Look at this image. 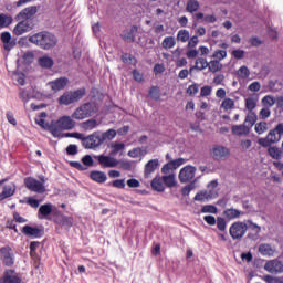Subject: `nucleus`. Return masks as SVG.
<instances>
[{"mask_svg":"<svg viewBox=\"0 0 283 283\" xmlns=\"http://www.w3.org/2000/svg\"><path fill=\"white\" fill-rule=\"evenodd\" d=\"M64 138H76L77 140H82V145L85 149H98V147L103 145L101 132H94L86 137L81 133H66L64 134Z\"/></svg>","mask_w":283,"mask_h":283,"instance_id":"obj_1","label":"nucleus"},{"mask_svg":"<svg viewBox=\"0 0 283 283\" xmlns=\"http://www.w3.org/2000/svg\"><path fill=\"white\" fill-rule=\"evenodd\" d=\"M76 127V122L73 117L62 116L56 122H52L49 126V132L54 136V138L61 137V132H70Z\"/></svg>","mask_w":283,"mask_h":283,"instance_id":"obj_2","label":"nucleus"},{"mask_svg":"<svg viewBox=\"0 0 283 283\" xmlns=\"http://www.w3.org/2000/svg\"><path fill=\"white\" fill-rule=\"evenodd\" d=\"M29 41L42 50H50L56 45V36L50 32L35 33L29 38Z\"/></svg>","mask_w":283,"mask_h":283,"instance_id":"obj_3","label":"nucleus"},{"mask_svg":"<svg viewBox=\"0 0 283 283\" xmlns=\"http://www.w3.org/2000/svg\"><path fill=\"white\" fill-rule=\"evenodd\" d=\"M283 136V123H279L273 129H271L268 135L263 138L258 139V144L261 147H271L275 143H280Z\"/></svg>","mask_w":283,"mask_h":283,"instance_id":"obj_4","label":"nucleus"},{"mask_svg":"<svg viewBox=\"0 0 283 283\" xmlns=\"http://www.w3.org/2000/svg\"><path fill=\"white\" fill-rule=\"evenodd\" d=\"M96 112H98V106H96L95 103H85L73 112L72 118L74 120H85V118H91V116H94Z\"/></svg>","mask_w":283,"mask_h":283,"instance_id":"obj_5","label":"nucleus"},{"mask_svg":"<svg viewBox=\"0 0 283 283\" xmlns=\"http://www.w3.org/2000/svg\"><path fill=\"white\" fill-rule=\"evenodd\" d=\"M249 231V226L244 221H235L229 228V233L232 240H242Z\"/></svg>","mask_w":283,"mask_h":283,"instance_id":"obj_6","label":"nucleus"},{"mask_svg":"<svg viewBox=\"0 0 283 283\" xmlns=\"http://www.w3.org/2000/svg\"><path fill=\"white\" fill-rule=\"evenodd\" d=\"M85 96V90L81 88L75 92H65L60 98V105H72V103H77Z\"/></svg>","mask_w":283,"mask_h":283,"instance_id":"obj_7","label":"nucleus"},{"mask_svg":"<svg viewBox=\"0 0 283 283\" xmlns=\"http://www.w3.org/2000/svg\"><path fill=\"white\" fill-rule=\"evenodd\" d=\"M94 159L97 160L103 169H114V167H118V159L112 155H95Z\"/></svg>","mask_w":283,"mask_h":283,"instance_id":"obj_8","label":"nucleus"},{"mask_svg":"<svg viewBox=\"0 0 283 283\" xmlns=\"http://www.w3.org/2000/svg\"><path fill=\"white\" fill-rule=\"evenodd\" d=\"M196 171H198V168H196L195 166H191V165L185 166L179 171V176H178L179 182H181L182 185L187 182H191V180L196 178Z\"/></svg>","mask_w":283,"mask_h":283,"instance_id":"obj_9","label":"nucleus"},{"mask_svg":"<svg viewBox=\"0 0 283 283\" xmlns=\"http://www.w3.org/2000/svg\"><path fill=\"white\" fill-rule=\"evenodd\" d=\"M24 185L27 189H29L30 191H34V193H45V185H43V182L36 180L35 178H25Z\"/></svg>","mask_w":283,"mask_h":283,"instance_id":"obj_10","label":"nucleus"},{"mask_svg":"<svg viewBox=\"0 0 283 283\" xmlns=\"http://www.w3.org/2000/svg\"><path fill=\"white\" fill-rule=\"evenodd\" d=\"M23 280L21 279V274L17 273V271L12 269H7L3 272V275L0 277V283H21Z\"/></svg>","mask_w":283,"mask_h":283,"instance_id":"obj_11","label":"nucleus"},{"mask_svg":"<svg viewBox=\"0 0 283 283\" xmlns=\"http://www.w3.org/2000/svg\"><path fill=\"white\" fill-rule=\"evenodd\" d=\"M39 12V7L36 6H30L21 10L15 15V21H30L32 17H34Z\"/></svg>","mask_w":283,"mask_h":283,"instance_id":"obj_12","label":"nucleus"},{"mask_svg":"<svg viewBox=\"0 0 283 283\" xmlns=\"http://www.w3.org/2000/svg\"><path fill=\"white\" fill-rule=\"evenodd\" d=\"M264 269L268 273L277 275L279 273H283V262L277 259L270 260L265 263Z\"/></svg>","mask_w":283,"mask_h":283,"instance_id":"obj_13","label":"nucleus"},{"mask_svg":"<svg viewBox=\"0 0 283 283\" xmlns=\"http://www.w3.org/2000/svg\"><path fill=\"white\" fill-rule=\"evenodd\" d=\"M20 21L13 29L15 36H21L32 30V22L30 20H18Z\"/></svg>","mask_w":283,"mask_h":283,"instance_id":"obj_14","label":"nucleus"},{"mask_svg":"<svg viewBox=\"0 0 283 283\" xmlns=\"http://www.w3.org/2000/svg\"><path fill=\"white\" fill-rule=\"evenodd\" d=\"M54 222L55 224H59V227H63V229H72L74 224V218L57 212Z\"/></svg>","mask_w":283,"mask_h":283,"instance_id":"obj_15","label":"nucleus"},{"mask_svg":"<svg viewBox=\"0 0 283 283\" xmlns=\"http://www.w3.org/2000/svg\"><path fill=\"white\" fill-rule=\"evenodd\" d=\"M230 150L224 146L212 147L211 156L214 160H224L229 158Z\"/></svg>","mask_w":283,"mask_h":283,"instance_id":"obj_16","label":"nucleus"},{"mask_svg":"<svg viewBox=\"0 0 283 283\" xmlns=\"http://www.w3.org/2000/svg\"><path fill=\"white\" fill-rule=\"evenodd\" d=\"M67 83H70V80L67 77H60L55 81L49 82L48 85L53 90V92H61V90H65L67 86Z\"/></svg>","mask_w":283,"mask_h":283,"instance_id":"obj_17","label":"nucleus"},{"mask_svg":"<svg viewBox=\"0 0 283 283\" xmlns=\"http://www.w3.org/2000/svg\"><path fill=\"white\" fill-rule=\"evenodd\" d=\"M1 258L4 266H12L14 264V256H12V252H10V248L4 247L0 249Z\"/></svg>","mask_w":283,"mask_h":283,"instance_id":"obj_18","label":"nucleus"},{"mask_svg":"<svg viewBox=\"0 0 283 283\" xmlns=\"http://www.w3.org/2000/svg\"><path fill=\"white\" fill-rule=\"evenodd\" d=\"M213 198H218V191L217 190H209V191L198 192L195 196V200L197 202H205L206 200H213Z\"/></svg>","mask_w":283,"mask_h":283,"instance_id":"obj_19","label":"nucleus"},{"mask_svg":"<svg viewBox=\"0 0 283 283\" xmlns=\"http://www.w3.org/2000/svg\"><path fill=\"white\" fill-rule=\"evenodd\" d=\"M55 207L52 203H44L39 208L38 218L39 220H48V216L54 211Z\"/></svg>","mask_w":283,"mask_h":283,"instance_id":"obj_20","label":"nucleus"},{"mask_svg":"<svg viewBox=\"0 0 283 283\" xmlns=\"http://www.w3.org/2000/svg\"><path fill=\"white\" fill-rule=\"evenodd\" d=\"M17 192V186L14 184H9L3 186L2 192L0 193V202L7 198H12Z\"/></svg>","mask_w":283,"mask_h":283,"instance_id":"obj_21","label":"nucleus"},{"mask_svg":"<svg viewBox=\"0 0 283 283\" xmlns=\"http://www.w3.org/2000/svg\"><path fill=\"white\" fill-rule=\"evenodd\" d=\"M160 167V161L158 159H150L146 165H145V170H144V176L145 178H149L150 174H154L156 169Z\"/></svg>","mask_w":283,"mask_h":283,"instance_id":"obj_22","label":"nucleus"},{"mask_svg":"<svg viewBox=\"0 0 283 283\" xmlns=\"http://www.w3.org/2000/svg\"><path fill=\"white\" fill-rule=\"evenodd\" d=\"M223 216L227 220H238V218H242V216H244V211L235 208H228L223 211Z\"/></svg>","mask_w":283,"mask_h":283,"instance_id":"obj_23","label":"nucleus"},{"mask_svg":"<svg viewBox=\"0 0 283 283\" xmlns=\"http://www.w3.org/2000/svg\"><path fill=\"white\" fill-rule=\"evenodd\" d=\"M232 134L234 136H249L251 127H248L247 124L234 125L232 126Z\"/></svg>","mask_w":283,"mask_h":283,"instance_id":"obj_24","label":"nucleus"},{"mask_svg":"<svg viewBox=\"0 0 283 283\" xmlns=\"http://www.w3.org/2000/svg\"><path fill=\"white\" fill-rule=\"evenodd\" d=\"M259 253L264 258H273L275 255V248H272L269 243H263L259 245Z\"/></svg>","mask_w":283,"mask_h":283,"instance_id":"obj_25","label":"nucleus"},{"mask_svg":"<svg viewBox=\"0 0 283 283\" xmlns=\"http://www.w3.org/2000/svg\"><path fill=\"white\" fill-rule=\"evenodd\" d=\"M90 178L91 180H94V182H98V185H103L104 182H107V174L101 170L91 171Z\"/></svg>","mask_w":283,"mask_h":283,"instance_id":"obj_26","label":"nucleus"},{"mask_svg":"<svg viewBox=\"0 0 283 283\" xmlns=\"http://www.w3.org/2000/svg\"><path fill=\"white\" fill-rule=\"evenodd\" d=\"M109 149L111 156H118V154H120V156H123V151H125V144L120 143V142H112L109 145Z\"/></svg>","mask_w":283,"mask_h":283,"instance_id":"obj_27","label":"nucleus"},{"mask_svg":"<svg viewBox=\"0 0 283 283\" xmlns=\"http://www.w3.org/2000/svg\"><path fill=\"white\" fill-rule=\"evenodd\" d=\"M22 233L29 238H41V229L31 226H24L22 228Z\"/></svg>","mask_w":283,"mask_h":283,"instance_id":"obj_28","label":"nucleus"},{"mask_svg":"<svg viewBox=\"0 0 283 283\" xmlns=\"http://www.w3.org/2000/svg\"><path fill=\"white\" fill-rule=\"evenodd\" d=\"M258 101H260V96H258V94L250 95L245 98V109L253 112V109L258 107Z\"/></svg>","mask_w":283,"mask_h":283,"instance_id":"obj_29","label":"nucleus"},{"mask_svg":"<svg viewBox=\"0 0 283 283\" xmlns=\"http://www.w3.org/2000/svg\"><path fill=\"white\" fill-rule=\"evenodd\" d=\"M40 67H44L45 70H50L52 65H54V60L52 57L44 55L38 60Z\"/></svg>","mask_w":283,"mask_h":283,"instance_id":"obj_30","label":"nucleus"},{"mask_svg":"<svg viewBox=\"0 0 283 283\" xmlns=\"http://www.w3.org/2000/svg\"><path fill=\"white\" fill-rule=\"evenodd\" d=\"M163 177H155L151 181V188L155 190V191H159V192H163L165 191V185L163 184Z\"/></svg>","mask_w":283,"mask_h":283,"instance_id":"obj_31","label":"nucleus"},{"mask_svg":"<svg viewBox=\"0 0 283 283\" xmlns=\"http://www.w3.org/2000/svg\"><path fill=\"white\" fill-rule=\"evenodd\" d=\"M161 48H164V50H171L176 48V38L166 36L161 42Z\"/></svg>","mask_w":283,"mask_h":283,"instance_id":"obj_32","label":"nucleus"},{"mask_svg":"<svg viewBox=\"0 0 283 283\" xmlns=\"http://www.w3.org/2000/svg\"><path fill=\"white\" fill-rule=\"evenodd\" d=\"M209 67V62H207V59L205 57H198L196 60V65L191 67L190 70H207Z\"/></svg>","mask_w":283,"mask_h":283,"instance_id":"obj_33","label":"nucleus"},{"mask_svg":"<svg viewBox=\"0 0 283 283\" xmlns=\"http://www.w3.org/2000/svg\"><path fill=\"white\" fill-rule=\"evenodd\" d=\"M161 180L166 187H176V175L170 174L161 177Z\"/></svg>","mask_w":283,"mask_h":283,"instance_id":"obj_34","label":"nucleus"},{"mask_svg":"<svg viewBox=\"0 0 283 283\" xmlns=\"http://www.w3.org/2000/svg\"><path fill=\"white\" fill-rule=\"evenodd\" d=\"M269 156L273 158L274 160H280L282 159V150L275 146H271L268 149Z\"/></svg>","mask_w":283,"mask_h":283,"instance_id":"obj_35","label":"nucleus"},{"mask_svg":"<svg viewBox=\"0 0 283 283\" xmlns=\"http://www.w3.org/2000/svg\"><path fill=\"white\" fill-rule=\"evenodd\" d=\"M12 17L8 15L6 13H0V28H9V25H12Z\"/></svg>","mask_w":283,"mask_h":283,"instance_id":"obj_36","label":"nucleus"},{"mask_svg":"<svg viewBox=\"0 0 283 283\" xmlns=\"http://www.w3.org/2000/svg\"><path fill=\"white\" fill-rule=\"evenodd\" d=\"M99 136L102 138V143H105V140H114V138H116V130L108 129L104 133L99 132Z\"/></svg>","mask_w":283,"mask_h":283,"instance_id":"obj_37","label":"nucleus"},{"mask_svg":"<svg viewBox=\"0 0 283 283\" xmlns=\"http://www.w3.org/2000/svg\"><path fill=\"white\" fill-rule=\"evenodd\" d=\"M208 70L209 72L216 74V72H220V70H222V63H220L218 60H212L208 62Z\"/></svg>","mask_w":283,"mask_h":283,"instance_id":"obj_38","label":"nucleus"},{"mask_svg":"<svg viewBox=\"0 0 283 283\" xmlns=\"http://www.w3.org/2000/svg\"><path fill=\"white\" fill-rule=\"evenodd\" d=\"M256 120H258V115H255V113L250 111V113L247 115L243 124L247 125L248 127H250V129H251V127H253L255 125Z\"/></svg>","mask_w":283,"mask_h":283,"instance_id":"obj_39","label":"nucleus"},{"mask_svg":"<svg viewBox=\"0 0 283 283\" xmlns=\"http://www.w3.org/2000/svg\"><path fill=\"white\" fill-rule=\"evenodd\" d=\"M261 103L263 105V107H268L271 109V107H273V105H275L276 99L273 95H265L262 99Z\"/></svg>","mask_w":283,"mask_h":283,"instance_id":"obj_40","label":"nucleus"},{"mask_svg":"<svg viewBox=\"0 0 283 283\" xmlns=\"http://www.w3.org/2000/svg\"><path fill=\"white\" fill-rule=\"evenodd\" d=\"M199 8H200V2H198V0H189L187 2L186 10L187 12H190L191 14H193V12H198Z\"/></svg>","mask_w":283,"mask_h":283,"instance_id":"obj_41","label":"nucleus"},{"mask_svg":"<svg viewBox=\"0 0 283 283\" xmlns=\"http://www.w3.org/2000/svg\"><path fill=\"white\" fill-rule=\"evenodd\" d=\"M98 126V122L96 119H88L82 124L83 129L85 132H92V129H96Z\"/></svg>","mask_w":283,"mask_h":283,"instance_id":"obj_42","label":"nucleus"},{"mask_svg":"<svg viewBox=\"0 0 283 283\" xmlns=\"http://www.w3.org/2000/svg\"><path fill=\"white\" fill-rule=\"evenodd\" d=\"M254 132H256L259 135L269 132V124L266 122L256 123L254 126Z\"/></svg>","mask_w":283,"mask_h":283,"instance_id":"obj_43","label":"nucleus"},{"mask_svg":"<svg viewBox=\"0 0 283 283\" xmlns=\"http://www.w3.org/2000/svg\"><path fill=\"white\" fill-rule=\"evenodd\" d=\"M237 74H238L239 78L247 81V78H249V76H251V71L249 70V67L243 65L237 71Z\"/></svg>","mask_w":283,"mask_h":283,"instance_id":"obj_44","label":"nucleus"},{"mask_svg":"<svg viewBox=\"0 0 283 283\" xmlns=\"http://www.w3.org/2000/svg\"><path fill=\"white\" fill-rule=\"evenodd\" d=\"M190 34L188 30H179L177 33V41H181V43H187L189 41Z\"/></svg>","mask_w":283,"mask_h":283,"instance_id":"obj_45","label":"nucleus"},{"mask_svg":"<svg viewBox=\"0 0 283 283\" xmlns=\"http://www.w3.org/2000/svg\"><path fill=\"white\" fill-rule=\"evenodd\" d=\"M45 118H48V113L42 112L40 113V115L35 118V123L36 125H39L40 127H43V129H45L48 126V124H45Z\"/></svg>","mask_w":283,"mask_h":283,"instance_id":"obj_46","label":"nucleus"},{"mask_svg":"<svg viewBox=\"0 0 283 283\" xmlns=\"http://www.w3.org/2000/svg\"><path fill=\"white\" fill-rule=\"evenodd\" d=\"M149 96L153 101H160V88L158 86H151L149 90Z\"/></svg>","mask_w":283,"mask_h":283,"instance_id":"obj_47","label":"nucleus"},{"mask_svg":"<svg viewBox=\"0 0 283 283\" xmlns=\"http://www.w3.org/2000/svg\"><path fill=\"white\" fill-rule=\"evenodd\" d=\"M118 167L119 169H124V171H132V168L134 167V163L127 161V160H118Z\"/></svg>","mask_w":283,"mask_h":283,"instance_id":"obj_48","label":"nucleus"},{"mask_svg":"<svg viewBox=\"0 0 283 283\" xmlns=\"http://www.w3.org/2000/svg\"><path fill=\"white\" fill-rule=\"evenodd\" d=\"M222 109H226V112H229V109H233L235 107V102L231 98H226L221 104Z\"/></svg>","mask_w":283,"mask_h":283,"instance_id":"obj_49","label":"nucleus"},{"mask_svg":"<svg viewBox=\"0 0 283 283\" xmlns=\"http://www.w3.org/2000/svg\"><path fill=\"white\" fill-rule=\"evenodd\" d=\"M216 224H217V229H219L220 231L222 232L227 231V220L224 218L218 217Z\"/></svg>","mask_w":283,"mask_h":283,"instance_id":"obj_50","label":"nucleus"},{"mask_svg":"<svg viewBox=\"0 0 283 283\" xmlns=\"http://www.w3.org/2000/svg\"><path fill=\"white\" fill-rule=\"evenodd\" d=\"M201 213H218V208L213 205H206L201 208Z\"/></svg>","mask_w":283,"mask_h":283,"instance_id":"obj_51","label":"nucleus"},{"mask_svg":"<svg viewBox=\"0 0 283 283\" xmlns=\"http://www.w3.org/2000/svg\"><path fill=\"white\" fill-rule=\"evenodd\" d=\"M212 59H217V61H223V59H227V52L224 50H217L212 54Z\"/></svg>","mask_w":283,"mask_h":283,"instance_id":"obj_52","label":"nucleus"},{"mask_svg":"<svg viewBox=\"0 0 283 283\" xmlns=\"http://www.w3.org/2000/svg\"><path fill=\"white\" fill-rule=\"evenodd\" d=\"M82 165L84 167H94V159L90 156V155H85L83 158H82Z\"/></svg>","mask_w":283,"mask_h":283,"instance_id":"obj_53","label":"nucleus"},{"mask_svg":"<svg viewBox=\"0 0 283 283\" xmlns=\"http://www.w3.org/2000/svg\"><path fill=\"white\" fill-rule=\"evenodd\" d=\"M66 154L69 156H76V154H78V146L74 145V144H70L66 147Z\"/></svg>","mask_w":283,"mask_h":283,"instance_id":"obj_54","label":"nucleus"},{"mask_svg":"<svg viewBox=\"0 0 283 283\" xmlns=\"http://www.w3.org/2000/svg\"><path fill=\"white\" fill-rule=\"evenodd\" d=\"M260 118H262V120H266V118H269V116H271V108L269 107H264L260 111L259 113Z\"/></svg>","mask_w":283,"mask_h":283,"instance_id":"obj_55","label":"nucleus"},{"mask_svg":"<svg viewBox=\"0 0 283 283\" xmlns=\"http://www.w3.org/2000/svg\"><path fill=\"white\" fill-rule=\"evenodd\" d=\"M264 281L266 283H283V277L266 275L264 276Z\"/></svg>","mask_w":283,"mask_h":283,"instance_id":"obj_56","label":"nucleus"},{"mask_svg":"<svg viewBox=\"0 0 283 283\" xmlns=\"http://www.w3.org/2000/svg\"><path fill=\"white\" fill-rule=\"evenodd\" d=\"M199 90L200 87L198 86V84H192L187 88V94H189V96H196Z\"/></svg>","mask_w":283,"mask_h":283,"instance_id":"obj_57","label":"nucleus"},{"mask_svg":"<svg viewBox=\"0 0 283 283\" xmlns=\"http://www.w3.org/2000/svg\"><path fill=\"white\" fill-rule=\"evenodd\" d=\"M176 170L171 161L167 163L161 168V174H171V171Z\"/></svg>","mask_w":283,"mask_h":283,"instance_id":"obj_58","label":"nucleus"},{"mask_svg":"<svg viewBox=\"0 0 283 283\" xmlns=\"http://www.w3.org/2000/svg\"><path fill=\"white\" fill-rule=\"evenodd\" d=\"M248 90L250 92H260V90H262V84H260V82H253L248 86Z\"/></svg>","mask_w":283,"mask_h":283,"instance_id":"obj_59","label":"nucleus"},{"mask_svg":"<svg viewBox=\"0 0 283 283\" xmlns=\"http://www.w3.org/2000/svg\"><path fill=\"white\" fill-rule=\"evenodd\" d=\"M249 224V228L252 230V231H255V233H260L262 231V228L260 226H258V223H254L253 221L251 220H248L247 221V226Z\"/></svg>","mask_w":283,"mask_h":283,"instance_id":"obj_60","label":"nucleus"},{"mask_svg":"<svg viewBox=\"0 0 283 283\" xmlns=\"http://www.w3.org/2000/svg\"><path fill=\"white\" fill-rule=\"evenodd\" d=\"M198 43H200V40H198L197 35H193L191 39L188 40V48L190 50H193V48H196Z\"/></svg>","mask_w":283,"mask_h":283,"instance_id":"obj_61","label":"nucleus"},{"mask_svg":"<svg viewBox=\"0 0 283 283\" xmlns=\"http://www.w3.org/2000/svg\"><path fill=\"white\" fill-rule=\"evenodd\" d=\"M113 187L116 189H125V179H116L113 181Z\"/></svg>","mask_w":283,"mask_h":283,"instance_id":"obj_62","label":"nucleus"},{"mask_svg":"<svg viewBox=\"0 0 283 283\" xmlns=\"http://www.w3.org/2000/svg\"><path fill=\"white\" fill-rule=\"evenodd\" d=\"M224 83V75L223 74H218L213 78V84L214 85H222Z\"/></svg>","mask_w":283,"mask_h":283,"instance_id":"obj_63","label":"nucleus"},{"mask_svg":"<svg viewBox=\"0 0 283 283\" xmlns=\"http://www.w3.org/2000/svg\"><path fill=\"white\" fill-rule=\"evenodd\" d=\"M232 56L238 60L244 59V50L238 49V50L232 51Z\"/></svg>","mask_w":283,"mask_h":283,"instance_id":"obj_64","label":"nucleus"}]
</instances>
